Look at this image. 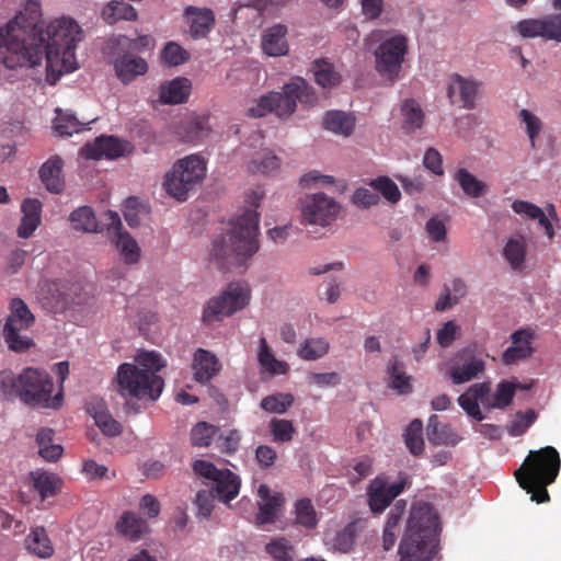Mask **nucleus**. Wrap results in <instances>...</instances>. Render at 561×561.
I'll return each mask as SVG.
<instances>
[{"mask_svg": "<svg viewBox=\"0 0 561 561\" xmlns=\"http://www.w3.org/2000/svg\"><path fill=\"white\" fill-rule=\"evenodd\" d=\"M44 25L38 0H27L18 15L0 27V62L8 69L42 64Z\"/></svg>", "mask_w": 561, "mask_h": 561, "instance_id": "nucleus-1", "label": "nucleus"}, {"mask_svg": "<svg viewBox=\"0 0 561 561\" xmlns=\"http://www.w3.org/2000/svg\"><path fill=\"white\" fill-rule=\"evenodd\" d=\"M81 39L82 30L72 19H56L44 28L42 59L46 61V79L49 83H55L62 73L78 69L76 48Z\"/></svg>", "mask_w": 561, "mask_h": 561, "instance_id": "nucleus-2", "label": "nucleus"}, {"mask_svg": "<svg viewBox=\"0 0 561 561\" xmlns=\"http://www.w3.org/2000/svg\"><path fill=\"white\" fill-rule=\"evenodd\" d=\"M164 367L161 355L154 351L141 352L136 364L123 363L118 366L115 382L116 391L123 398L156 401L164 387L158 373Z\"/></svg>", "mask_w": 561, "mask_h": 561, "instance_id": "nucleus-3", "label": "nucleus"}, {"mask_svg": "<svg viewBox=\"0 0 561 561\" xmlns=\"http://www.w3.org/2000/svg\"><path fill=\"white\" fill-rule=\"evenodd\" d=\"M0 390L4 396L18 398L31 408L57 410L62 405V390L53 394V378L41 368L25 367L20 374L2 371Z\"/></svg>", "mask_w": 561, "mask_h": 561, "instance_id": "nucleus-4", "label": "nucleus"}, {"mask_svg": "<svg viewBox=\"0 0 561 561\" xmlns=\"http://www.w3.org/2000/svg\"><path fill=\"white\" fill-rule=\"evenodd\" d=\"M438 515L430 503L414 505L400 541V561H431L438 551Z\"/></svg>", "mask_w": 561, "mask_h": 561, "instance_id": "nucleus-5", "label": "nucleus"}, {"mask_svg": "<svg viewBox=\"0 0 561 561\" xmlns=\"http://www.w3.org/2000/svg\"><path fill=\"white\" fill-rule=\"evenodd\" d=\"M259 214L247 209L231 220V228L213 243L211 259L241 265L259 250Z\"/></svg>", "mask_w": 561, "mask_h": 561, "instance_id": "nucleus-6", "label": "nucleus"}, {"mask_svg": "<svg viewBox=\"0 0 561 561\" xmlns=\"http://www.w3.org/2000/svg\"><path fill=\"white\" fill-rule=\"evenodd\" d=\"M560 467L558 450L552 446H546L529 451L514 476L519 486L530 493L533 502L546 503L550 500L547 486L556 481Z\"/></svg>", "mask_w": 561, "mask_h": 561, "instance_id": "nucleus-7", "label": "nucleus"}, {"mask_svg": "<svg viewBox=\"0 0 561 561\" xmlns=\"http://www.w3.org/2000/svg\"><path fill=\"white\" fill-rule=\"evenodd\" d=\"M317 101L314 89L304 78L295 77L283 87L282 92H270L256 100L248 108V116L260 118L275 113L279 118H287L296 111L298 102L313 106Z\"/></svg>", "mask_w": 561, "mask_h": 561, "instance_id": "nucleus-8", "label": "nucleus"}, {"mask_svg": "<svg viewBox=\"0 0 561 561\" xmlns=\"http://www.w3.org/2000/svg\"><path fill=\"white\" fill-rule=\"evenodd\" d=\"M193 471L215 483L211 490H201L195 496L197 515L208 518L211 515L215 500L229 503L240 492L241 480L239 476L229 469H218L214 463L206 460H195L192 465Z\"/></svg>", "mask_w": 561, "mask_h": 561, "instance_id": "nucleus-9", "label": "nucleus"}, {"mask_svg": "<svg viewBox=\"0 0 561 561\" xmlns=\"http://www.w3.org/2000/svg\"><path fill=\"white\" fill-rule=\"evenodd\" d=\"M35 323V317L21 298H13L10 302V313L2 328V336L8 348L14 353H26L35 346L33 337L28 334Z\"/></svg>", "mask_w": 561, "mask_h": 561, "instance_id": "nucleus-10", "label": "nucleus"}, {"mask_svg": "<svg viewBox=\"0 0 561 561\" xmlns=\"http://www.w3.org/2000/svg\"><path fill=\"white\" fill-rule=\"evenodd\" d=\"M206 172V163L197 154L178 160L164 176L163 186L167 193L179 202L188 197V192L199 184Z\"/></svg>", "mask_w": 561, "mask_h": 561, "instance_id": "nucleus-11", "label": "nucleus"}, {"mask_svg": "<svg viewBox=\"0 0 561 561\" xmlns=\"http://www.w3.org/2000/svg\"><path fill=\"white\" fill-rule=\"evenodd\" d=\"M251 288L244 282H232L217 297L209 299L203 310V321L210 324L242 310L249 305Z\"/></svg>", "mask_w": 561, "mask_h": 561, "instance_id": "nucleus-12", "label": "nucleus"}, {"mask_svg": "<svg viewBox=\"0 0 561 561\" xmlns=\"http://www.w3.org/2000/svg\"><path fill=\"white\" fill-rule=\"evenodd\" d=\"M407 51L408 38L404 35L398 34L386 38L375 53L376 70L391 81L397 80Z\"/></svg>", "mask_w": 561, "mask_h": 561, "instance_id": "nucleus-13", "label": "nucleus"}, {"mask_svg": "<svg viewBox=\"0 0 561 561\" xmlns=\"http://www.w3.org/2000/svg\"><path fill=\"white\" fill-rule=\"evenodd\" d=\"M339 211L336 201L322 193L307 195L301 202L302 222L306 225L328 226Z\"/></svg>", "mask_w": 561, "mask_h": 561, "instance_id": "nucleus-14", "label": "nucleus"}, {"mask_svg": "<svg viewBox=\"0 0 561 561\" xmlns=\"http://www.w3.org/2000/svg\"><path fill=\"white\" fill-rule=\"evenodd\" d=\"M407 477H400L394 483H388L381 478H376L368 486V505L374 514H381L391 502L403 492Z\"/></svg>", "mask_w": 561, "mask_h": 561, "instance_id": "nucleus-15", "label": "nucleus"}, {"mask_svg": "<svg viewBox=\"0 0 561 561\" xmlns=\"http://www.w3.org/2000/svg\"><path fill=\"white\" fill-rule=\"evenodd\" d=\"M516 27L523 37H542L561 43V13L542 19L522 20Z\"/></svg>", "mask_w": 561, "mask_h": 561, "instance_id": "nucleus-16", "label": "nucleus"}, {"mask_svg": "<svg viewBox=\"0 0 561 561\" xmlns=\"http://www.w3.org/2000/svg\"><path fill=\"white\" fill-rule=\"evenodd\" d=\"M481 84L476 79L453 73L448 80L447 95L451 104H460L465 110H473Z\"/></svg>", "mask_w": 561, "mask_h": 561, "instance_id": "nucleus-17", "label": "nucleus"}, {"mask_svg": "<svg viewBox=\"0 0 561 561\" xmlns=\"http://www.w3.org/2000/svg\"><path fill=\"white\" fill-rule=\"evenodd\" d=\"M485 369V363L468 350H461L451 359L448 376L453 383L461 385L476 378Z\"/></svg>", "mask_w": 561, "mask_h": 561, "instance_id": "nucleus-18", "label": "nucleus"}, {"mask_svg": "<svg viewBox=\"0 0 561 561\" xmlns=\"http://www.w3.org/2000/svg\"><path fill=\"white\" fill-rule=\"evenodd\" d=\"M107 230L116 236L115 244L126 264H136L140 260L141 251L137 241L128 233L123 232L122 221L117 213L107 210L105 213Z\"/></svg>", "mask_w": 561, "mask_h": 561, "instance_id": "nucleus-19", "label": "nucleus"}, {"mask_svg": "<svg viewBox=\"0 0 561 561\" xmlns=\"http://www.w3.org/2000/svg\"><path fill=\"white\" fill-rule=\"evenodd\" d=\"M129 142L121 141L114 136H100L93 142L85 144L80 154L85 159L99 160L103 157L116 159L125 154Z\"/></svg>", "mask_w": 561, "mask_h": 561, "instance_id": "nucleus-20", "label": "nucleus"}, {"mask_svg": "<svg viewBox=\"0 0 561 561\" xmlns=\"http://www.w3.org/2000/svg\"><path fill=\"white\" fill-rule=\"evenodd\" d=\"M39 179L46 190L53 194L64 192L66 183L64 176V160L59 156H51L38 171Z\"/></svg>", "mask_w": 561, "mask_h": 561, "instance_id": "nucleus-21", "label": "nucleus"}, {"mask_svg": "<svg viewBox=\"0 0 561 561\" xmlns=\"http://www.w3.org/2000/svg\"><path fill=\"white\" fill-rule=\"evenodd\" d=\"M184 14L190 23V34L194 39L205 38L215 25V14L210 9L190 5Z\"/></svg>", "mask_w": 561, "mask_h": 561, "instance_id": "nucleus-22", "label": "nucleus"}, {"mask_svg": "<svg viewBox=\"0 0 561 561\" xmlns=\"http://www.w3.org/2000/svg\"><path fill=\"white\" fill-rule=\"evenodd\" d=\"M259 513L256 515V523L259 525L272 524L275 522L277 512L284 503V497L280 493L272 494L271 489L266 484H261L259 488Z\"/></svg>", "mask_w": 561, "mask_h": 561, "instance_id": "nucleus-23", "label": "nucleus"}, {"mask_svg": "<svg viewBox=\"0 0 561 561\" xmlns=\"http://www.w3.org/2000/svg\"><path fill=\"white\" fill-rule=\"evenodd\" d=\"M113 65L117 78L125 84L148 71V64L144 58L128 53L117 57Z\"/></svg>", "mask_w": 561, "mask_h": 561, "instance_id": "nucleus-24", "label": "nucleus"}, {"mask_svg": "<svg viewBox=\"0 0 561 561\" xmlns=\"http://www.w3.org/2000/svg\"><path fill=\"white\" fill-rule=\"evenodd\" d=\"M287 32V26L284 24H275L265 30L261 43L263 51L273 57L287 55L289 50Z\"/></svg>", "mask_w": 561, "mask_h": 561, "instance_id": "nucleus-25", "label": "nucleus"}, {"mask_svg": "<svg viewBox=\"0 0 561 561\" xmlns=\"http://www.w3.org/2000/svg\"><path fill=\"white\" fill-rule=\"evenodd\" d=\"M533 337V333L526 329L514 332L511 336L512 345L503 353V362L506 365H512L530 356L534 351Z\"/></svg>", "mask_w": 561, "mask_h": 561, "instance_id": "nucleus-26", "label": "nucleus"}, {"mask_svg": "<svg viewBox=\"0 0 561 561\" xmlns=\"http://www.w3.org/2000/svg\"><path fill=\"white\" fill-rule=\"evenodd\" d=\"M42 202L37 198H26L21 205L23 217L18 227L20 238H30L42 221Z\"/></svg>", "mask_w": 561, "mask_h": 561, "instance_id": "nucleus-27", "label": "nucleus"}, {"mask_svg": "<svg viewBox=\"0 0 561 561\" xmlns=\"http://www.w3.org/2000/svg\"><path fill=\"white\" fill-rule=\"evenodd\" d=\"M32 489L38 493L41 501L56 496L62 486V480L53 472L35 470L30 473Z\"/></svg>", "mask_w": 561, "mask_h": 561, "instance_id": "nucleus-28", "label": "nucleus"}, {"mask_svg": "<svg viewBox=\"0 0 561 561\" xmlns=\"http://www.w3.org/2000/svg\"><path fill=\"white\" fill-rule=\"evenodd\" d=\"M191 81L187 78L178 77L160 85V101L163 104L184 103L191 93Z\"/></svg>", "mask_w": 561, "mask_h": 561, "instance_id": "nucleus-29", "label": "nucleus"}, {"mask_svg": "<svg viewBox=\"0 0 561 561\" xmlns=\"http://www.w3.org/2000/svg\"><path fill=\"white\" fill-rule=\"evenodd\" d=\"M388 387L398 394L404 396L412 392L411 377L405 373L404 364L393 357L387 366Z\"/></svg>", "mask_w": 561, "mask_h": 561, "instance_id": "nucleus-30", "label": "nucleus"}, {"mask_svg": "<svg viewBox=\"0 0 561 561\" xmlns=\"http://www.w3.org/2000/svg\"><path fill=\"white\" fill-rule=\"evenodd\" d=\"M195 379L199 382L210 380L219 371L217 357L204 348H198L194 354L193 362Z\"/></svg>", "mask_w": 561, "mask_h": 561, "instance_id": "nucleus-31", "label": "nucleus"}, {"mask_svg": "<svg viewBox=\"0 0 561 561\" xmlns=\"http://www.w3.org/2000/svg\"><path fill=\"white\" fill-rule=\"evenodd\" d=\"M101 16L108 25H114L119 21H136L138 19L137 10L124 0H112L102 10Z\"/></svg>", "mask_w": 561, "mask_h": 561, "instance_id": "nucleus-32", "label": "nucleus"}, {"mask_svg": "<svg viewBox=\"0 0 561 561\" xmlns=\"http://www.w3.org/2000/svg\"><path fill=\"white\" fill-rule=\"evenodd\" d=\"M323 126L329 131L348 137L354 130L355 117L343 111H329L323 118Z\"/></svg>", "mask_w": 561, "mask_h": 561, "instance_id": "nucleus-33", "label": "nucleus"}, {"mask_svg": "<svg viewBox=\"0 0 561 561\" xmlns=\"http://www.w3.org/2000/svg\"><path fill=\"white\" fill-rule=\"evenodd\" d=\"M257 362L262 370L270 375H285L289 370L286 362L275 357L265 337H261L259 341Z\"/></svg>", "mask_w": 561, "mask_h": 561, "instance_id": "nucleus-34", "label": "nucleus"}, {"mask_svg": "<svg viewBox=\"0 0 561 561\" xmlns=\"http://www.w3.org/2000/svg\"><path fill=\"white\" fill-rule=\"evenodd\" d=\"M427 439L433 445H456L459 442V437L455 434L451 427L447 424L438 422V416L433 414L428 419Z\"/></svg>", "mask_w": 561, "mask_h": 561, "instance_id": "nucleus-35", "label": "nucleus"}, {"mask_svg": "<svg viewBox=\"0 0 561 561\" xmlns=\"http://www.w3.org/2000/svg\"><path fill=\"white\" fill-rule=\"evenodd\" d=\"M30 552L46 559L54 554V547L44 527L34 528L25 539Z\"/></svg>", "mask_w": 561, "mask_h": 561, "instance_id": "nucleus-36", "label": "nucleus"}, {"mask_svg": "<svg viewBox=\"0 0 561 561\" xmlns=\"http://www.w3.org/2000/svg\"><path fill=\"white\" fill-rule=\"evenodd\" d=\"M117 531L133 541L139 540L147 524L133 512H125L116 523Z\"/></svg>", "mask_w": 561, "mask_h": 561, "instance_id": "nucleus-37", "label": "nucleus"}, {"mask_svg": "<svg viewBox=\"0 0 561 561\" xmlns=\"http://www.w3.org/2000/svg\"><path fill=\"white\" fill-rule=\"evenodd\" d=\"M512 208L518 215H524L530 219H537L539 225L545 229L546 234L550 239L553 238V227L540 207L526 201H515L512 204Z\"/></svg>", "mask_w": 561, "mask_h": 561, "instance_id": "nucleus-38", "label": "nucleus"}, {"mask_svg": "<svg viewBox=\"0 0 561 561\" xmlns=\"http://www.w3.org/2000/svg\"><path fill=\"white\" fill-rule=\"evenodd\" d=\"M454 179L469 197L479 198L488 192V185L465 168L458 169Z\"/></svg>", "mask_w": 561, "mask_h": 561, "instance_id": "nucleus-39", "label": "nucleus"}, {"mask_svg": "<svg viewBox=\"0 0 561 561\" xmlns=\"http://www.w3.org/2000/svg\"><path fill=\"white\" fill-rule=\"evenodd\" d=\"M311 70L316 83L322 88H333L341 82L342 77L334 65L324 59L313 61Z\"/></svg>", "mask_w": 561, "mask_h": 561, "instance_id": "nucleus-40", "label": "nucleus"}, {"mask_svg": "<svg viewBox=\"0 0 561 561\" xmlns=\"http://www.w3.org/2000/svg\"><path fill=\"white\" fill-rule=\"evenodd\" d=\"M330 344L325 337L306 339L299 346L297 354L304 360H317L329 353Z\"/></svg>", "mask_w": 561, "mask_h": 561, "instance_id": "nucleus-41", "label": "nucleus"}, {"mask_svg": "<svg viewBox=\"0 0 561 561\" xmlns=\"http://www.w3.org/2000/svg\"><path fill=\"white\" fill-rule=\"evenodd\" d=\"M72 227L83 232H99V225L93 209L89 206H81L75 209L69 217Z\"/></svg>", "mask_w": 561, "mask_h": 561, "instance_id": "nucleus-42", "label": "nucleus"}, {"mask_svg": "<svg viewBox=\"0 0 561 561\" xmlns=\"http://www.w3.org/2000/svg\"><path fill=\"white\" fill-rule=\"evenodd\" d=\"M248 168L252 173L270 174L279 168V159L273 152L264 150L256 153Z\"/></svg>", "mask_w": 561, "mask_h": 561, "instance_id": "nucleus-43", "label": "nucleus"}, {"mask_svg": "<svg viewBox=\"0 0 561 561\" xmlns=\"http://www.w3.org/2000/svg\"><path fill=\"white\" fill-rule=\"evenodd\" d=\"M294 404L290 393L277 392L266 396L261 401V408L268 413L283 414Z\"/></svg>", "mask_w": 561, "mask_h": 561, "instance_id": "nucleus-44", "label": "nucleus"}, {"mask_svg": "<svg viewBox=\"0 0 561 561\" xmlns=\"http://www.w3.org/2000/svg\"><path fill=\"white\" fill-rule=\"evenodd\" d=\"M296 523L307 529L318 524L317 512L309 499L298 500L295 504Z\"/></svg>", "mask_w": 561, "mask_h": 561, "instance_id": "nucleus-45", "label": "nucleus"}, {"mask_svg": "<svg viewBox=\"0 0 561 561\" xmlns=\"http://www.w3.org/2000/svg\"><path fill=\"white\" fill-rule=\"evenodd\" d=\"M423 423L421 420H413L410 425L405 430V445L408 449L414 456H419L424 450V440H423Z\"/></svg>", "mask_w": 561, "mask_h": 561, "instance_id": "nucleus-46", "label": "nucleus"}, {"mask_svg": "<svg viewBox=\"0 0 561 561\" xmlns=\"http://www.w3.org/2000/svg\"><path fill=\"white\" fill-rule=\"evenodd\" d=\"M219 433V428L207 422L197 423L191 432V442L196 447H208Z\"/></svg>", "mask_w": 561, "mask_h": 561, "instance_id": "nucleus-47", "label": "nucleus"}, {"mask_svg": "<svg viewBox=\"0 0 561 561\" xmlns=\"http://www.w3.org/2000/svg\"><path fill=\"white\" fill-rule=\"evenodd\" d=\"M518 385L507 380H502L493 394H491V409H505L508 407L514 398L515 390Z\"/></svg>", "mask_w": 561, "mask_h": 561, "instance_id": "nucleus-48", "label": "nucleus"}, {"mask_svg": "<svg viewBox=\"0 0 561 561\" xmlns=\"http://www.w3.org/2000/svg\"><path fill=\"white\" fill-rule=\"evenodd\" d=\"M190 59V53L175 42H169L161 51V60L169 67H176Z\"/></svg>", "mask_w": 561, "mask_h": 561, "instance_id": "nucleus-49", "label": "nucleus"}, {"mask_svg": "<svg viewBox=\"0 0 561 561\" xmlns=\"http://www.w3.org/2000/svg\"><path fill=\"white\" fill-rule=\"evenodd\" d=\"M368 184L390 203H398L401 198L398 185L388 176H378Z\"/></svg>", "mask_w": 561, "mask_h": 561, "instance_id": "nucleus-50", "label": "nucleus"}, {"mask_svg": "<svg viewBox=\"0 0 561 561\" xmlns=\"http://www.w3.org/2000/svg\"><path fill=\"white\" fill-rule=\"evenodd\" d=\"M536 420L537 413L533 409H529L525 412H517L507 426L508 434L514 437L523 435L535 423Z\"/></svg>", "mask_w": 561, "mask_h": 561, "instance_id": "nucleus-51", "label": "nucleus"}, {"mask_svg": "<svg viewBox=\"0 0 561 561\" xmlns=\"http://www.w3.org/2000/svg\"><path fill=\"white\" fill-rule=\"evenodd\" d=\"M401 111L404 117V126L407 128L414 130L422 127L424 114L415 100H407L403 103Z\"/></svg>", "mask_w": 561, "mask_h": 561, "instance_id": "nucleus-52", "label": "nucleus"}, {"mask_svg": "<svg viewBox=\"0 0 561 561\" xmlns=\"http://www.w3.org/2000/svg\"><path fill=\"white\" fill-rule=\"evenodd\" d=\"M270 431L273 435V440L276 443H288L296 433L293 422L286 419H272L270 422Z\"/></svg>", "mask_w": 561, "mask_h": 561, "instance_id": "nucleus-53", "label": "nucleus"}, {"mask_svg": "<svg viewBox=\"0 0 561 561\" xmlns=\"http://www.w3.org/2000/svg\"><path fill=\"white\" fill-rule=\"evenodd\" d=\"M526 255L525 243L520 240L510 239L504 247V256L513 270L522 267Z\"/></svg>", "mask_w": 561, "mask_h": 561, "instance_id": "nucleus-54", "label": "nucleus"}, {"mask_svg": "<svg viewBox=\"0 0 561 561\" xmlns=\"http://www.w3.org/2000/svg\"><path fill=\"white\" fill-rule=\"evenodd\" d=\"M54 128L61 136H72L82 130V124L75 115L58 112Z\"/></svg>", "mask_w": 561, "mask_h": 561, "instance_id": "nucleus-55", "label": "nucleus"}, {"mask_svg": "<svg viewBox=\"0 0 561 561\" xmlns=\"http://www.w3.org/2000/svg\"><path fill=\"white\" fill-rule=\"evenodd\" d=\"M293 550L294 547L284 537L274 539L265 546V551L274 561H293Z\"/></svg>", "mask_w": 561, "mask_h": 561, "instance_id": "nucleus-56", "label": "nucleus"}, {"mask_svg": "<svg viewBox=\"0 0 561 561\" xmlns=\"http://www.w3.org/2000/svg\"><path fill=\"white\" fill-rule=\"evenodd\" d=\"M241 440L238 430H229L226 433L217 434L216 448L224 454L231 455L237 451Z\"/></svg>", "mask_w": 561, "mask_h": 561, "instance_id": "nucleus-57", "label": "nucleus"}, {"mask_svg": "<svg viewBox=\"0 0 561 561\" xmlns=\"http://www.w3.org/2000/svg\"><path fill=\"white\" fill-rule=\"evenodd\" d=\"M519 118L522 123L525 124L526 133L529 137L531 148L536 147V139L538 138L541 129H542V122L541 119L531 113L530 111L523 108L519 112Z\"/></svg>", "mask_w": 561, "mask_h": 561, "instance_id": "nucleus-58", "label": "nucleus"}, {"mask_svg": "<svg viewBox=\"0 0 561 561\" xmlns=\"http://www.w3.org/2000/svg\"><path fill=\"white\" fill-rule=\"evenodd\" d=\"M93 417L95 424L103 434L107 436H117L122 433L121 423L114 420L107 411H96Z\"/></svg>", "mask_w": 561, "mask_h": 561, "instance_id": "nucleus-59", "label": "nucleus"}, {"mask_svg": "<svg viewBox=\"0 0 561 561\" xmlns=\"http://www.w3.org/2000/svg\"><path fill=\"white\" fill-rule=\"evenodd\" d=\"M355 538L356 526L355 524H348L336 534L334 539V546L341 552H350L354 548Z\"/></svg>", "mask_w": 561, "mask_h": 561, "instance_id": "nucleus-60", "label": "nucleus"}, {"mask_svg": "<svg viewBox=\"0 0 561 561\" xmlns=\"http://www.w3.org/2000/svg\"><path fill=\"white\" fill-rule=\"evenodd\" d=\"M459 405L466 411V413L477 421H482L484 415L482 414L479 401L473 398L469 392H465L458 398Z\"/></svg>", "mask_w": 561, "mask_h": 561, "instance_id": "nucleus-61", "label": "nucleus"}, {"mask_svg": "<svg viewBox=\"0 0 561 561\" xmlns=\"http://www.w3.org/2000/svg\"><path fill=\"white\" fill-rule=\"evenodd\" d=\"M459 327L455 321H447L442 329L437 331L436 340L439 346L448 347L457 339Z\"/></svg>", "mask_w": 561, "mask_h": 561, "instance_id": "nucleus-62", "label": "nucleus"}, {"mask_svg": "<svg viewBox=\"0 0 561 561\" xmlns=\"http://www.w3.org/2000/svg\"><path fill=\"white\" fill-rule=\"evenodd\" d=\"M255 459L262 469H266L274 466L277 460V453L268 445H260L255 449Z\"/></svg>", "mask_w": 561, "mask_h": 561, "instance_id": "nucleus-63", "label": "nucleus"}, {"mask_svg": "<svg viewBox=\"0 0 561 561\" xmlns=\"http://www.w3.org/2000/svg\"><path fill=\"white\" fill-rule=\"evenodd\" d=\"M423 164L436 175L444 174L442 154L435 148H428L423 157Z\"/></svg>", "mask_w": 561, "mask_h": 561, "instance_id": "nucleus-64", "label": "nucleus"}]
</instances>
